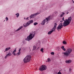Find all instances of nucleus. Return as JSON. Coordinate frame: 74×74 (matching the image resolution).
<instances>
[{
    "label": "nucleus",
    "instance_id": "1",
    "mask_svg": "<svg viewBox=\"0 0 74 74\" xmlns=\"http://www.w3.org/2000/svg\"><path fill=\"white\" fill-rule=\"evenodd\" d=\"M72 19V18H71V17L70 16L68 18V19H66L65 21L64 19V17H63L62 21H60V22L62 23L63 21H64L63 24L64 26L65 27V26H67V25H69L70 23V22H71V21Z\"/></svg>",
    "mask_w": 74,
    "mask_h": 74
},
{
    "label": "nucleus",
    "instance_id": "2",
    "mask_svg": "<svg viewBox=\"0 0 74 74\" xmlns=\"http://www.w3.org/2000/svg\"><path fill=\"white\" fill-rule=\"evenodd\" d=\"M36 34L35 32H31L29 34V35L28 36H27V38L25 39L27 41H29V40H31L34 36Z\"/></svg>",
    "mask_w": 74,
    "mask_h": 74
},
{
    "label": "nucleus",
    "instance_id": "3",
    "mask_svg": "<svg viewBox=\"0 0 74 74\" xmlns=\"http://www.w3.org/2000/svg\"><path fill=\"white\" fill-rule=\"evenodd\" d=\"M72 51L71 49L69 48L65 52H63L62 53L65 56H68L72 52Z\"/></svg>",
    "mask_w": 74,
    "mask_h": 74
},
{
    "label": "nucleus",
    "instance_id": "4",
    "mask_svg": "<svg viewBox=\"0 0 74 74\" xmlns=\"http://www.w3.org/2000/svg\"><path fill=\"white\" fill-rule=\"evenodd\" d=\"M50 17L51 16H48V17L46 18L45 19L43 20L41 22V25H45V23H48V22L50 21V19H51Z\"/></svg>",
    "mask_w": 74,
    "mask_h": 74
},
{
    "label": "nucleus",
    "instance_id": "5",
    "mask_svg": "<svg viewBox=\"0 0 74 74\" xmlns=\"http://www.w3.org/2000/svg\"><path fill=\"white\" fill-rule=\"evenodd\" d=\"M32 57L30 55L27 56L23 59V62L25 63H27V62H29L30 61Z\"/></svg>",
    "mask_w": 74,
    "mask_h": 74
},
{
    "label": "nucleus",
    "instance_id": "6",
    "mask_svg": "<svg viewBox=\"0 0 74 74\" xmlns=\"http://www.w3.org/2000/svg\"><path fill=\"white\" fill-rule=\"evenodd\" d=\"M47 66L45 65H42L40 67L39 70L40 71H42L47 70Z\"/></svg>",
    "mask_w": 74,
    "mask_h": 74
},
{
    "label": "nucleus",
    "instance_id": "7",
    "mask_svg": "<svg viewBox=\"0 0 74 74\" xmlns=\"http://www.w3.org/2000/svg\"><path fill=\"white\" fill-rule=\"evenodd\" d=\"M62 27H63V23H61L59 24L58 26L57 27V30L58 31H60Z\"/></svg>",
    "mask_w": 74,
    "mask_h": 74
},
{
    "label": "nucleus",
    "instance_id": "8",
    "mask_svg": "<svg viewBox=\"0 0 74 74\" xmlns=\"http://www.w3.org/2000/svg\"><path fill=\"white\" fill-rule=\"evenodd\" d=\"M38 14H39V13H36L35 14H32L31 15L29 16V18H33L34 17H35L36 16H37V15H38Z\"/></svg>",
    "mask_w": 74,
    "mask_h": 74
},
{
    "label": "nucleus",
    "instance_id": "9",
    "mask_svg": "<svg viewBox=\"0 0 74 74\" xmlns=\"http://www.w3.org/2000/svg\"><path fill=\"white\" fill-rule=\"evenodd\" d=\"M24 27H26L28 26H29V25L28 24V23L27 22L26 23H25L23 25Z\"/></svg>",
    "mask_w": 74,
    "mask_h": 74
},
{
    "label": "nucleus",
    "instance_id": "10",
    "mask_svg": "<svg viewBox=\"0 0 74 74\" xmlns=\"http://www.w3.org/2000/svg\"><path fill=\"white\" fill-rule=\"evenodd\" d=\"M55 30L52 29L50 31H49L48 33V34H51L53 32H54Z\"/></svg>",
    "mask_w": 74,
    "mask_h": 74
},
{
    "label": "nucleus",
    "instance_id": "11",
    "mask_svg": "<svg viewBox=\"0 0 74 74\" xmlns=\"http://www.w3.org/2000/svg\"><path fill=\"white\" fill-rule=\"evenodd\" d=\"M27 22L28 23V24L29 25H30V24H32V23H33V20H32L29 21L28 22Z\"/></svg>",
    "mask_w": 74,
    "mask_h": 74
},
{
    "label": "nucleus",
    "instance_id": "12",
    "mask_svg": "<svg viewBox=\"0 0 74 74\" xmlns=\"http://www.w3.org/2000/svg\"><path fill=\"white\" fill-rule=\"evenodd\" d=\"M57 26V24L56 23H55L54 25V27L52 28L54 30H55L56 29V26Z\"/></svg>",
    "mask_w": 74,
    "mask_h": 74
},
{
    "label": "nucleus",
    "instance_id": "13",
    "mask_svg": "<svg viewBox=\"0 0 74 74\" xmlns=\"http://www.w3.org/2000/svg\"><path fill=\"white\" fill-rule=\"evenodd\" d=\"M71 60H69L65 61V63L67 64L70 63L71 62Z\"/></svg>",
    "mask_w": 74,
    "mask_h": 74
},
{
    "label": "nucleus",
    "instance_id": "14",
    "mask_svg": "<svg viewBox=\"0 0 74 74\" xmlns=\"http://www.w3.org/2000/svg\"><path fill=\"white\" fill-rule=\"evenodd\" d=\"M37 48V45H34L33 47V49H32L33 51H34V50H36V48Z\"/></svg>",
    "mask_w": 74,
    "mask_h": 74
},
{
    "label": "nucleus",
    "instance_id": "15",
    "mask_svg": "<svg viewBox=\"0 0 74 74\" xmlns=\"http://www.w3.org/2000/svg\"><path fill=\"white\" fill-rule=\"evenodd\" d=\"M11 49L10 47H8L6 48L5 49V51H4V52H5V51H8L10 50Z\"/></svg>",
    "mask_w": 74,
    "mask_h": 74
},
{
    "label": "nucleus",
    "instance_id": "16",
    "mask_svg": "<svg viewBox=\"0 0 74 74\" xmlns=\"http://www.w3.org/2000/svg\"><path fill=\"white\" fill-rule=\"evenodd\" d=\"M40 12H43V11H44V7H41L40 8Z\"/></svg>",
    "mask_w": 74,
    "mask_h": 74
},
{
    "label": "nucleus",
    "instance_id": "17",
    "mask_svg": "<svg viewBox=\"0 0 74 74\" xmlns=\"http://www.w3.org/2000/svg\"><path fill=\"white\" fill-rule=\"evenodd\" d=\"M7 54L8 56L9 57V56H11V55L12 54V53L10 52H9Z\"/></svg>",
    "mask_w": 74,
    "mask_h": 74
},
{
    "label": "nucleus",
    "instance_id": "18",
    "mask_svg": "<svg viewBox=\"0 0 74 74\" xmlns=\"http://www.w3.org/2000/svg\"><path fill=\"white\" fill-rule=\"evenodd\" d=\"M22 27H23V26H21V27H20L18 29H17L16 31V32H18V31H19V30H21V29H22Z\"/></svg>",
    "mask_w": 74,
    "mask_h": 74
},
{
    "label": "nucleus",
    "instance_id": "19",
    "mask_svg": "<svg viewBox=\"0 0 74 74\" xmlns=\"http://www.w3.org/2000/svg\"><path fill=\"white\" fill-rule=\"evenodd\" d=\"M61 49H63V50L64 51H66V49L64 48V46H63L61 47Z\"/></svg>",
    "mask_w": 74,
    "mask_h": 74
},
{
    "label": "nucleus",
    "instance_id": "20",
    "mask_svg": "<svg viewBox=\"0 0 74 74\" xmlns=\"http://www.w3.org/2000/svg\"><path fill=\"white\" fill-rule=\"evenodd\" d=\"M16 50H14L13 52H12V53L13 54V55H14V56H15V55H16V53H15V52H16Z\"/></svg>",
    "mask_w": 74,
    "mask_h": 74
},
{
    "label": "nucleus",
    "instance_id": "21",
    "mask_svg": "<svg viewBox=\"0 0 74 74\" xmlns=\"http://www.w3.org/2000/svg\"><path fill=\"white\" fill-rule=\"evenodd\" d=\"M15 15H16V18H18L19 16V13H17L15 14Z\"/></svg>",
    "mask_w": 74,
    "mask_h": 74
},
{
    "label": "nucleus",
    "instance_id": "22",
    "mask_svg": "<svg viewBox=\"0 0 74 74\" xmlns=\"http://www.w3.org/2000/svg\"><path fill=\"white\" fill-rule=\"evenodd\" d=\"M51 59H50V58H48L47 59V62H48L49 63H50V62H51Z\"/></svg>",
    "mask_w": 74,
    "mask_h": 74
},
{
    "label": "nucleus",
    "instance_id": "23",
    "mask_svg": "<svg viewBox=\"0 0 74 74\" xmlns=\"http://www.w3.org/2000/svg\"><path fill=\"white\" fill-rule=\"evenodd\" d=\"M62 43L63 44H64V45H66L67 44V43L65 41H64L62 42Z\"/></svg>",
    "mask_w": 74,
    "mask_h": 74
},
{
    "label": "nucleus",
    "instance_id": "24",
    "mask_svg": "<svg viewBox=\"0 0 74 74\" xmlns=\"http://www.w3.org/2000/svg\"><path fill=\"white\" fill-rule=\"evenodd\" d=\"M64 14H65V13L63 12L62 13V14H61V15L60 16L61 17H62L63 16V15H64Z\"/></svg>",
    "mask_w": 74,
    "mask_h": 74
},
{
    "label": "nucleus",
    "instance_id": "25",
    "mask_svg": "<svg viewBox=\"0 0 74 74\" xmlns=\"http://www.w3.org/2000/svg\"><path fill=\"white\" fill-rule=\"evenodd\" d=\"M40 51H41V52H42V53H43L44 52V49L42 48H41L40 50Z\"/></svg>",
    "mask_w": 74,
    "mask_h": 74
},
{
    "label": "nucleus",
    "instance_id": "26",
    "mask_svg": "<svg viewBox=\"0 0 74 74\" xmlns=\"http://www.w3.org/2000/svg\"><path fill=\"white\" fill-rule=\"evenodd\" d=\"M29 17H28L26 18L25 17L24 18V19L25 20H29Z\"/></svg>",
    "mask_w": 74,
    "mask_h": 74
},
{
    "label": "nucleus",
    "instance_id": "27",
    "mask_svg": "<svg viewBox=\"0 0 74 74\" xmlns=\"http://www.w3.org/2000/svg\"><path fill=\"white\" fill-rule=\"evenodd\" d=\"M37 25H38V23L37 22H35L34 23V26H36Z\"/></svg>",
    "mask_w": 74,
    "mask_h": 74
},
{
    "label": "nucleus",
    "instance_id": "28",
    "mask_svg": "<svg viewBox=\"0 0 74 74\" xmlns=\"http://www.w3.org/2000/svg\"><path fill=\"white\" fill-rule=\"evenodd\" d=\"M20 54H21V52H19L16 55H17L18 56V55H20Z\"/></svg>",
    "mask_w": 74,
    "mask_h": 74
},
{
    "label": "nucleus",
    "instance_id": "29",
    "mask_svg": "<svg viewBox=\"0 0 74 74\" xmlns=\"http://www.w3.org/2000/svg\"><path fill=\"white\" fill-rule=\"evenodd\" d=\"M8 57H9L7 55V54L6 55L5 57V59H7Z\"/></svg>",
    "mask_w": 74,
    "mask_h": 74
},
{
    "label": "nucleus",
    "instance_id": "30",
    "mask_svg": "<svg viewBox=\"0 0 74 74\" xmlns=\"http://www.w3.org/2000/svg\"><path fill=\"white\" fill-rule=\"evenodd\" d=\"M51 55H54L55 54V53L53 52H52L51 53Z\"/></svg>",
    "mask_w": 74,
    "mask_h": 74
},
{
    "label": "nucleus",
    "instance_id": "31",
    "mask_svg": "<svg viewBox=\"0 0 74 74\" xmlns=\"http://www.w3.org/2000/svg\"><path fill=\"white\" fill-rule=\"evenodd\" d=\"M56 74H62V73L60 71L58 73H56Z\"/></svg>",
    "mask_w": 74,
    "mask_h": 74
},
{
    "label": "nucleus",
    "instance_id": "32",
    "mask_svg": "<svg viewBox=\"0 0 74 74\" xmlns=\"http://www.w3.org/2000/svg\"><path fill=\"white\" fill-rule=\"evenodd\" d=\"M5 19H6V21H8V18L7 17H6V18H5Z\"/></svg>",
    "mask_w": 74,
    "mask_h": 74
},
{
    "label": "nucleus",
    "instance_id": "33",
    "mask_svg": "<svg viewBox=\"0 0 74 74\" xmlns=\"http://www.w3.org/2000/svg\"><path fill=\"white\" fill-rule=\"evenodd\" d=\"M21 48H20V49H19L18 51L19 52H21Z\"/></svg>",
    "mask_w": 74,
    "mask_h": 74
},
{
    "label": "nucleus",
    "instance_id": "34",
    "mask_svg": "<svg viewBox=\"0 0 74 74\" xmlns=\"http://www.w3.org/2000/svg\"><path fill=\"white\" fill-rule=\"evenodd\" d=\"M50 7H53V5H50Z\"/></svg>",
    "mask_w": 74,
    "mask_h": 74
},
{
    "label": "nucleus",
    "instance_id": "35",
    "mask_svg": "<svg viewBox=\"0 0 74 74\" xmlns=\"http://www.w3.org/2000/svg\"><path fill=\"white\" fill-rule=\"evenodd\" d=\"M71 71V68H69V71Z\"/></svg>",
    "mask_w": 74,
    "mask_h": 74
},
{
    "label": "nucleus",
    "instance_id": "36",
    "mask_svg": "<svg viewBox=\"0 0 74 74\" xmlns=\"http://www.w3.org/2000/svg\"><path fill=\"white\" fill-rule=\"evenodd\" d=\"M55 13L56 14H57V13H58V12H55Z\"/></svg>",
    "mask_w": 74,
    "mask_h": 74
},
{
    "label": "nucleus",
    "instance_id": "37",
    "mask_svg": "<svg viewBox=\"0 0 74 74\" xmlns=\"http://www.w3.org/2000/svg\"><path fill=\"white\" fill-rule=\"evenodd\" d=\"M68 13H69V12H66V14H68Z\"/></svg>",
    "mask_w": 74,
    "mask_h": 74
},
{
    "label": "nucleus",
    "instance_id": "38",
    "mask_svg": "<svg viewBox=\"0 0 74 74\" xmlns=\"http://www.w3.org/2000/svg\"><path fill=\"white\" fill-rule=\"evenodd\" d=\"M29 48L30 50L31 51V50L30 49V47H29Z\"/></svg>",
    "mask_w": 74,
    "mask_h": 74
},
{
    "label": "nucleus",
    "instance_id": "39",
    "mask_svg": "<svg viewBox=\"0 0 74 74\" xmlns=\"http://www.w3.org/2000/svg\"><path fill=\"white\" fill-rule=\"evenodd\" d=\"M5 20L4 21H3V22H5Z\"/></svg>",
    "mask_w": 74,
    "mask_h": 74
},
{
    "label": "nucleus",
    "instance_id": "40",
    "mask_svg": "<svg viewBox=\"0 0 74 74\" xmlns=\"http://www.w3.org/2000/svg\"><path fill=\"white\" fill-rule=\"evenodd\" d=\"M72 2H73V0H72Z\"/></svg>",
    "mask_w": 74,
    "mask_h": 74
}]
</instances>
